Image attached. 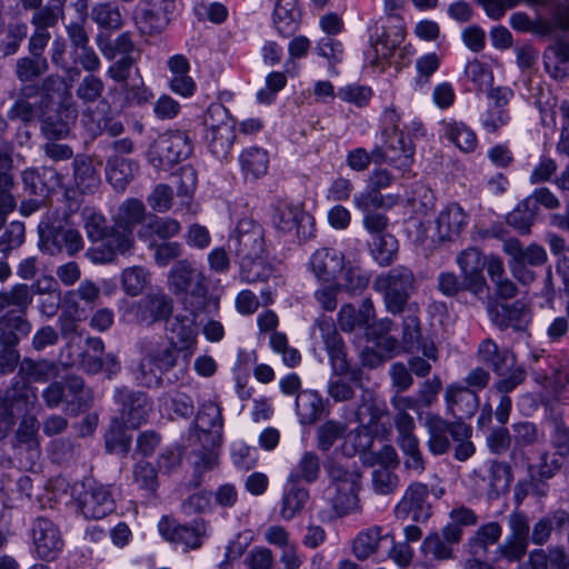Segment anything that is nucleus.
<instances>
[{"label":"nucleus","mask_w":569,"mask_h":569,"mask_svg":"<svg viewBox=\"0 0 569 569\" xmlns=\"http://www.w3.org/2000/svg\"><path fill=\"white\" fill-rule=\"evenodd\" d=\"M114 499L108 486H89L79 498V508L87 519H102L114 510Z\"/></svg>","instance_id":"20"},{"label":"nucleus","mask_w":569,"mask_h":569,"mask_svg":"<svg viewBox=\"0 0 569 569\" xmlns=\"http://www.w3.org/2000/svg\"><path fill=\"white\" fill-rule=\"evenodd\" d=\"M134 243L133 231L126 228H117L116 226L108 230L107 236L102 240L101 246L112 251L114 257L117 253L124 254L129 252Z\"/></svg>","instance_id":"57"},{"label":"nucleus","mask_w":569,"mask_h":569,"mask_svg":"<svg viewBox=\"0 0 569 569\" xmlns=\"http://www.w3.org/2000/svg\"><path fill=\"white\" fill-rule=\"evenodd\" d=\"M319 338L325 343L329 355L332 372L348 375L351 370L345 351V343L337 331L333 320L326 316L316 319L312 328V337Z\"/></svg>","instance_id":"10"},{"label":"nucleus","mask_w":569,"mask_h":569,"mask_svg":"<svg viewBox=\"0 0 569 569\" xmlns=\"http://www.w3.org/2000/svg\"><path fill=\"white\" fill-rule=\"evenodd\" d=\"M73 178L82 193H93L100 186V176L93 160L87 156H77L73 160Z\"/></svg>","instance_id":"39"},{"label":"nucleus","mask_w":569,"mask_h":569,"mask_svg":"<svg viewBox=\"0 0 569 569\" xmlns=\"http://www.w3.org/2000/svg\"><path fill=\"white\" fill-rule=\"evenodd\" d=\"M502 535V526L498 521L481 525L468 539L466 547L470 556H487L490 546L496 545Z\"/></svg>","instance_id":"33"},{"label":"nucleus","mask_w":569,"mask_h":569,"mask_svg":"<svg viewBox=\"0 0 569 569\" xmlns=\"http://www.w3.org/2000/svg\"><path fill=\"white\" fill-rule=\"evenodd\" d=\"M137 349L140 353L134 371L137 382L147 388L161 386L162 375L177 366L178 348L163 341L160 336H150L140 338Z\"/></svg>","instance_id":"1"},{"label":"nucleus","mask_w":569,"mask_h":569,"mask_svg":"<svg viewBox=\"0 0 569 569\" xmlns=\"http://www.w3.org/2000/svg\"><path fill=\"white\" fill-rule=\"evenodd\" d=\"M383 415L385 410L378 406L375 393L365 389L355 411L356 420L362 426L370 427L377 423Z\"/></svg>","instance_id":"55"},{"label":"nucleus","mask_w":569,"mask_h":569,"mask_svg":"<svg viewBox=\"0 0 569 569\" xmlns=\"http://www.w3.org/2000/svg\"><path fill=\"white\" fill-rule=\"evenodd\" d=\"M32 543L38 558L52 561L62 551L64 540L59 527L46 517L34 519L31 528Z\"/></svg>","instance_id":"13"},{"label":"nucleus","mask_w":569,"mask_h":569,"mask_svg":"<svg viewBox=\"0 0 569 569\" xmlns=\"http://www.w3.org/2000/svg\"><path fill=\"white\" fill-rule=\"evenodd\" d=\"M429 488L422 482H412L406 489L402 498L395 507L397 519H411L415 522H427L432 515L431 503L428 501Z\"/></svg>","instance_id":"12"},{"label":"nucleus","mask_w":569,"mask_h":569,"mask_svg":"<svg viewBox=\"0 0 569 569\" xmlns=\"http://www.w3.org/2000/svg\"><path fill=\"white\" fill-rule=\"evenodd\" d=\"M180 231L181 224L177 219L148 214L147 220L141 224L137 234L140 240L153 247L158 240L166 241L179 234Z\"/></svg>","instance_id":"27"},{"label":"nucleus","mask_w":569,"mask_h":569,"mask_svg":"<svg viewBox=\"0 0 569 569\" xmlns=\"http://www.w3.org/2000/svg\"><path fill=\"white\" fill-rule=\"evenodd\" d=\"M359 490L360 487L326 489L325 495H327L335 515L342 518L362 510Z\"/></svg>","instance_id":"35"},{"label":"nucleus","mask_w":569,"mask_h":569,"mask_svg":"<svg viewBox=\"0 0 569 569\" xmlns=\"http://www.w3.org/2000/svg\"><path fill=\"white\" fill-rule=\"evenodd\" d=\"M397 443L406 457L403 462L406 469L421 475L426 469V462L415 430L397 431Z\"/></svg>","instance_id":"37"},{"label":"nucleus","mask_w":569,"mask_h":569,"mask_svg":"<svg viewBox=\"0 0 569 569\" xmlns=\"http://www.w3.org/2000/svg\"><path fill=\"white\" fill-rule=\"evenodd\" d=\"M515 432L516 446L510 451V459L515 465H518L523 459V452L518 445H532L538 440V432L536 426L531 422H518L512 426Z\"/></svg>","instance_id":"63"},{"label":"nucleus","mask_w":569,"mask_h":569,"mask_svg":"<svg viewBox=\"0 0 569 569\" xmlns=\"http://www.w3.org/2000/svg\"><path fill=\"white\" fill-rule=\"evenodd\" d=\"M369 428L360 425L345 435L340 448L343 456L353 457L358 452H365L370 449L373 439Z\"/></svg>","instance_id":"54"},{"label":"nucleus","mask_w":569,"mask_h":569,"mask_svg":"<svg viewBox=\"0 0 569 569\" xmlns=\"http://www.w3.org/2000/svg\"><path fill=\"white\" fill-rule=\"evenodd\" d=\"M239 161L246 176L259 178L266 174L268 170L269 157L266 150L250 147L241 152Z\"/></svg>","instance_id":"53"},{"label":"nucleus","mask_w":569,"mask_h":569,"mask_svg":"<svg viewBox=\"0 0 569 569\" xmlns=\"http://www.w3.org/2000/svg\"><path fill=\"white\" fill-rule=\"evenodd\" d=\"M443 398L448 413L458 418V421L472 417L479 407V397L476 391L460 382L448 385Z\"/></svg>","instance_id":"23"},{"label":"nucleus","mask_w":569,"mask_h":569,"mask_svg":"<svg viewBox=\"0 0 569 569\" xmlns=\"http://www.w3.org/2000/svg\"><path fill=\"white\" fill-rule=\"evenodd\" d=\"M49 68L44 57H22L17 60L16 76L22 82L31 81L43 74Z\"/></svg>","instance_id":"62"},{"label":"nucleus","mask_w":569,"mask_h":569,"mask_svg":"<svg viewBox=\"0 0 569 569\" xmlns=\"http://www.w3.org/2000/svg\"><path fill=\"white\" fill-rule=\"evenodd\" d=\"M341 281V290L350 295L361 293L369 284L370 274L367 270L361 268L359 264L350 261L345 262L342 271L339 273Z\"/></svg>","instance_id":"49"},{"label":"nucleus","mask_w":569,"mask_h":569,"mask_svg":"<svg viewBox=\"0 0 569 569\" xmlns=\"http://www.w3.org/2000/svg\"><path fill=\"white\" fill-rule=\"evenodd\" d=\"M396 198L383 196L380 191L367 186V189L353 198L355 207L361 212L373 211L372 209L390 208Z\"/></svg>","instance_id":"60"},{"label":"nucleus","mask_w":569,"mask_h":569,"mask_svg":"<svg viewBox=\"0 0 569 569\" xmlns=\"http://www.w3.org/2000/svg\"><path fill=\"white\" fill-rule=\"evenodd\" d=\"M461 421H449L438 413L429 412L423 420L427 430V448L433 456L446 455L450 448V438L453 439L455 430H458Z\"/></svg>","instance_id":"17"},{"label":"nucleus","mask_w":569,"mask_h":569,"mask_svg":"<svg viewBox=\"0 0 569 569\" xmlns=\"http://www.w3.org/2000/svg\"><path fill=\"white\" fill-rule=\"evenodd\" d=\"M172 312V300L166 293L159 291L149 293L138 302L128 307L126 315L141 325H152L156 321L168 318Z\"/></svg>","instance_id":"15"},{"label":"nucleus","mask_w":569,"mask_h":569,"mask_svg":"<svg viewBox=\"0 0 569 569\" xmlns=\"http://www.w3.org/2000/svg\"><path fill=\"white\" fill-rule=\"evenodd\" d=\"M320 458L313 451H306L298 460L295 468L290 471L287 482L299 483H313L320 476Z\"/></svg>","instance_id":"46"},{"label":"nucleus","mask_w":569,"mask_h":569,"mask_svg":"<svg viewBox=\"0 0 569 569\" xmlns=\"http://www.w3.org/2000/svg\"><path fill=\"white\" fill-rule=\"evenodd\" d=\"M160 535L169 542L180 545L184 549H198L208 536V525L197 519L190 525H180L170 517H162L158 523Z\"/></svg>","instance_id":"11"},{"label":"nucleus","mask_w":569,"mask_h":569,"mask_svg":"<svg viewBox=\"0 0 569 569\" xmlns=\"http://www.w3.org/2000/svg\"><path fill=\"white\" fill-rule=\"evenodd\" d=\"M398 241L391 234L373 237L371 253L380 266L391 264L397 257Z\"/></svg>","instance_id":"61"},{"label":"nucleus","mask_w":569,"mask_h":569,"mask_svg":"<svg viewBox=\"0 0 569 569\" xmlns=\"http://www.w3.org/2000/svg\"><path fill=\"white\" fill-rule=\"evenodd\" d=\"M462 540V530L456 526H443L440 531L427 535L421 545V552L436 561L453 559L455 547Z\"/></svg>","instance_id":"16"},{"label":"nucleus","mask_w":569,"mask_h":569,"mask_svg":"<svg viewBox=\"0 0 569 569\" xmlns=\"http://www.w3.org/2000/svg\"><path fill=\"white\" fill-rule=\"evenodd\" d=\"M478 358L492 367L496 375H505L508 367L515 365L516 357L508 349H500L491 339H485L478 347Z\"/></svg>","instance_id":"34"},{"label":"nucleus","mask_w":569,"mask_h":569,"mask_svg":"<svg viewBox=\"0 0 569 569\" xmlns=\"http://www.w3.org/2000/svg\"><path fill=\"white\" fill-rule=\"evenodd\" d=\"M506 251L513 260L529 266H541L547 260L546 250L538 244H530L527 248H522L517 241L509 242L506 247Z\"/></svg>","instance_id":"58"},{"label":"nucleus","mask_w":569,"mask_h":569,"mask_svg":"<svg viewBox=\"0 0 569 569\" xmlns=\"http://www.w3.org/2000/svg\"><path fill=\"white\" fill-rule=\"evenodd\" d=\"M41 397L48 408H57L64 400L76 405L79 410L88 409L92 403V392L86 387L81 377L70 376L66 383L52 381L41 392Z\"/></svg>","instance_id":"7"},{"label":"nucleus","mask_w":569,"mask_h":569,"mask_svg":"<svg viewBox=\"0 0 569 569\" xmlns=\"http://www.w3.org/2000/svg\"><path fill=\"white\" fill-rule=\"evenodd\" d=\"M170 290L179 296L186 295V303L194 310H202L207 300V280L204 274L187 260H179L168 277Z\"/></svg>","instance_id":"4"},{"label":"nucleus","mask_w":569,"mask_h":569,"mask_svg":"<svg viewBox=\"0 0 569 569\" xmlns=\"http://www.w3.org/2000/svg\"><path fill=\"white\" fill-rule=\"evenodd\" d=\"M207 137L211 152L217 158L227 157L236 138L232 124H222L217 129H209Z\"/></svg>","instance_id":"56"},{"label":"nucleus","mask_w":569,"mask_h":569,"mask_svg":"<svg viewBox=\"0 0 569 569\" xmlns=\"http://www.w3.org/2000/svg\"><path fill=\"white\" fill-rule=\"evenodd\" d=\"M127 423L114 419L106 432V447L110 452L127 455L131 446V437L126 433Z\"/></svg>","instance_id":"59"},{"label":"nucleus","mask_w":569,"mask_h":569,"mask_svg":"<svg viewBox=\"0 0 569 569\" xmlns=\"http://www.w3.org/2000/svg\"><path fill=\"white\" fill-rule=\"evenodd\" d=\"M536 214L535 208L525 199L507 216V222L520 233H528Z\"/></svg>","instance_id":"64"},{"label":"nucleus","mask_w":569,"mask_h":569,"mask_svg":"<svg viewBox=\"0 0 569 569\" xmlns=\"http://www.w3.org/2000/svg\"><path fill=\"white\" fill-rule=\"evenodd\" d=\"M136 170L137 167L131 160L114 156L107 162V179L116 190H123L133 178Z\"/></svg>","instance_id":"50"},{"label":"nucleus","mask_w":569,"mask_h":569,"mask_svg":"<svg viewBox=\"0 0 569 569\" xmlns=\"http://www.w3.org/2000/svg\"><path fill=\"white\" fill-rule=\"evenodd\" d=\"M146 7L136 16V23L141 33L153 34L161 32L168 21V13L172 7V0H144Z\"/></svg>","instance_id":"24"},{"label":"nucleus","mask_w":569,"mask_h":569,"mask_svg":"<svg viewBox=\"0 0 569 569\" xmlns=\"http://www.w3.org/2000/svg\"><path fill=\"white\" fill-rule=\"evenodd\" d=\"M329 485L326 489L361 487V472L356 463L332 461L326 465Z\"/></svg>","instance_id":"36"},{"label":"nucleus","mask_w":569,"mask_h":569,"mask_svg":"<svg viewBox=\"0 0 569 569\" xmlns=\"http://www.w3.org/2000/svg\"><path fill=\"white\" fill-rule=\"evenodd\" d=\"M491 321L501 330L512 328L525 330L531 320L530 309L520 300L510 305L492 306L489 308Z\"/></svg>","instance_id":"26"},{"label":"nucleus","mask_w":569,"mask_h":569,"mask_svg":"<svg viewBox=\"0 0 569 569\" xmlns=\"http://www.w3.org/2000/svg\"><path fill=\"white\" fill-rule=\"evenodd\" d=\"M39 249L50 256L66 251L74 256L82 250L83 240L80 232L70 227L67 220L59 219L57 212H48L38 224Z\"/></svg>","instance_id":"3"},{"label":"nucleus","mask_w":569,"mask_h":569,"mask_svg":"<svg viewBox=\"0 0 569 569\" xmlns=\"http://www.w3.org/2000/svg\"><path fill=\"white\" fill-rule=\"evenodd\" d=\"M30 288L26 283H17L9 290L0 291V311L8 310L14 313H27L32 303Z\"/></svg>","instance_id":"44"},{"label":"nucleus","mask_w":569,"mask_h":569,"mask_svg":"<svg viewBox=\"0 0 569 569\" xmlns=\"http://www.w3.org/2000/svg\"><path fill=\"white\" fill-rule=\"evenodd\" d=\"M372 288L382 295L387 311L399 315L403 312L416 290V277L408 267L398 266L378 274L373 280Z\"/></svg>","instance_id":"2"},{"label":"nucleus","mask_w":569,"mask_h":569,"mask_svg":"<svg viewBox=\"0 0 569 569\" xmlns=\"http://www.w3.org/2000/svg\"><path fill=\"white\" fill-rule=\"evenodd\" d=\"M266 259L267 254L263 258L240 261V280L246 283L272 282L274 287L282 283L281 276Z\"/></svg>","instance_id":"29"},{"label":"nucleus","mask_w":569,"mask_h":569,"mask_svg":"<svg viewBox=\"0 0 569 569\" xmlns=\"http://www.w3.org/2000/svg\"><path fill=\"white\" fill-rule=\"evenodd\" d=\"M91 19L98 27L116 31L122 28L123 17L118 4L112 2L97 3L91 10Z\"/></svg>","instance_id":"52"},{"label":"nucleus","mask_w":569,"mask_h":569,"mask_svg":"<svg viewBox=\"0 0 569 569\" xmlns=\"http://www.w3.org/2000/svg\"><path fill=\"white\" fill-rule=\"evenodd\" d=\"M488 485L487 496L495 500L509 492L513 480L512 470L505 461L490 460L487 467V476L482 478Z\"/></svg>","instance_id":"30"},{"label":"nucleus","mask_w":569,"mask_h":569,"mask_svg":"<svg viewBox=\"0 0 569 569\" xmlns=\"http://www.w3.org/2000/svg\"><path fill=\"white\" fill-rule=\"evenodd\" d=\"M543 63L547 72L555 79L569 76V44L558 41L548 47L543 53Z\"/></svg>","instance_id":"43"},{"label":"nucleus","mask_w":569,"mask_h":569,"mask_svg":"<svg viewBox=\"0 0 569 569\" xmlns=\"http://www.w3.org/2000/svg\"><path fill=\"white\" fill-rule=\"evenodd\" d=\"M176 177L177 196L180 198L179 210L194 216L197 210L192 206V200L198 183V173L192 166H183Z\"/></svg>","instance_id":"38"},{"label":"nucleus","mask_w":569,"mask_h":569,"mask_svg":"<svg viewBox=\"0 0 569 569\" xmlns=\"http://www.w3.org/2000/svg\"><path fill=\"white\" fill-rule=\"evenodd\" d=\"M148 213L144 203L136 198H130L123 201L114 217V224L117 228H126L133 231L138 224L144 223Z\"/></svg>","instance_id":"45"},{"label":"nucleus","mask_w":569,"mask_h":569,"mask_svg":"<svg viewBox=\"0 0 569 569\" xmlns=\"http://www.w3.org/2000/svg\"><path fill=\"white\" fill-rule=\"evenodd\" d=\"M191 152L192 142L189 136L180 130H170L158 136L150 144L147 159L152 167L168 170L188 158Z\"/></svg>","instance_id":"5"},{"label":"nucleus","mask_w":569,"mask_h":569,"mask_svg":"<svg viewBox=\"0 0 569 569\" xmlns=\"http://www.w3.org/2000/svg\"><path fill=\"white\" fill-rule=\"evenodd\" d=\"M508 529L509 532L503 542L497 547L495 561L518 562L528 551L529 518L523 512L512 511L508 516Z\"/></svg>","instance_id":"8"},{"label":"nucleus","mask_w":569,"mask_h":569,"mask_svg":"<svg viewBox=\"0 0 569 569\" xmlns=\"http://www.w3.org/2000/svg\"><path fill=\"white\" fill-rule=\"evenodd\" d=\"M309 498L307 488L296 482H287L280 502V517L286 521L292 520L302 512Z\"/></svg>","instance_id":"32"},{"label":"nucleus","mask_w":569,"mask_h":569,"mask_svg":"<svg viewBox=\"0 0 569 569\" xmlns=\"http://www.w3.org/2000/svg\"><path fill=\"white\" fill-rule=\"evenodd\" d=\"M322 409V399L316 391L305 390L297 395L296 411L301 423H313L320 417Z\"/></svg>","instance_id":"51"},{"label":"nucleus","mask_w":569,"mask_h":569,"mask_svg":"<svg viewBox=\"0 0 569 569\" xmlns=\"http://www.w3.org/2000/svg\"><path fill=\"white\" fill-rule=\"evenodd\" d=\"M273 223L279 231L284 233L295 231L301 239L312 236L313 218L299 203L280 206L273 216Z\"/></svg>","instance_id":"19"},{"label":"nucleus","mask_w":569,"mask_h":569,"mask_svg":"<svg viewBox=\"0 0 569 569\" xmlns=\"http://www.w3.org/2000/svg\"><path fill=\"white\" fill-rule=\"evenodd\" d=\"M441 126L445 137L458 149L466 153L475 151L478 144L477 136L465 122L451 119L442 121Z\"/></svg>","instance_id":"42"},{"label":"nucleus","mask_w":569,"mask_h":569,"mask_svg":"<svg viewBox=\"0 0 569 569\" xmlns=\"http://www.w3.org/2000/svg\"><path fill=\"white\" fill-rule=\"evenodd\" d=\"M114 399L121 405V420L130 428H138L147 421L151 411V402L147 395L127 387L117 388Z\"/></svg>","instance_id":"18"},{"label":"nucleus","mask_w":569,"mask_h":569,"mask_svg":"<svg viewBox=\"0 0 569 569\" xmlns=\"http://www.w3.org/2000/svg\"><path fill=\"white\" fill-rule=\"evenodd\" d=\"M200 310L190 308L189 315H177L169 323L170 345L178 351H189L191 355L197 345L198 328L196 316Z\"/></svg>","instance_id":"25"},{"label":"nucleus","mask_w":569,"mask_h":569,"mask_svg":"<svg viewBox=\"0 0 569 569\" xmlns=\"http://www.w3.org/2000/svg\"><path fill=\"white\" fill-rule=\"evenodd\" d=\"M20 372L29 380L36 382H47L56 379L59 373L58 363L48 359L33 360L24 358L20 366Z\"/></svg>","instance_id":"48"},{"label":"nucleus","mask_w":569,"mask_h":569,"mask_svg":"<svg viewBox=\"0 0 569 569\" xmlns=\"http://www.w3.org/2000/svg\"><path fill=\"white\" fill-rule=\"evenodd\" d=\"M345 254L333 248H319L309 259V268L319 282L338 281L345 267Z\"/></svg>","instance_id":"22"},{"label":"nucleus","mask_w":569,"mask_h":569,"mask_svg":"<svg viewBox=\"0 0 569 569\" xmlns=\"http://www.w3.org/2000/svg\"><path fill=\"white\" fill-rule=\"evenodd\" d=\"M228 244L240 261L263 258L267 253L264 230L250 218L239 220Z\"/></svg>","instance_id":"6"},{"label":"nucleus","mask_w":569,"mask_h":569,"mask_svg":"<svg viewBox=\"0 0 569 569\" xmlns=\"http://www.w3.org/2000/svg\"><path fill=\"white\" fill-rule=\"evenodd\" d=\"M300 10L296 0H277L273 10V23L283 37L291 36L298 28Z\"/></svg>","instance_id":"41"},{"label":"nucleus","mask_w":569,"mask_h":569,"mask_svg":"<svg viewBox=\"0 0 569 569\" xmlns=\"http://www.w3.org/2000/svg\"><path fill=\"white\" fill-rule=\"evenodd\" d=\"M388 537V533L382 535V528L379 526H372L360 531L353 539V555L359 560L368 559L377 551L380 541Z\"/></svg>","instance_id":"47"},{"label":"nucleus","mask_w":569,"mask_h":569,"mask_svg":"<svg viewBox=\"0 0 569 569\" xmlns=\"http://www.w3.org/2000/svg\"><path fill=\"white\" fill-rule=\"evenodd\" d=\"M468 224V214L458 203L445 207L436 219L437 234L440 240H455Z\"/></svg>","instance_id":"28"},{"label":"nucleus","mask_w":569,"mask_h":569,"mask_svg":"<svg viewBox=\"0 0 569 569\" xmlns=\"http://www.w3.org/2000/svg\"><path fill=\"white\" fill-rule=\"evenodd\" d=\"M390 403L395 410L392 421L396 431L415 430L416 422L408 410L419 411L421 409L417 398L397 392L391 397Z\"/></svg>","instance_id":"40"},{"label":"nucleus","mask_w":569,"mask_h":569,"mask_svg":"<svg viewBox=\"0 0 569 569\" xmlns=\"http://www.w3.org/2000/svg\"><path fill=\"white\" fill-rule=\"evenodd\" d=\"M456 262L465 278L466 290L479 295L486 287L482 270L486 266L485 257L476 247H469L458 253Z\"/></svg>","instance_id":"21"},{"label":"nucleus","mask_w":569,"mask_h":569,"mask_svg":"<svg viewBox=\"0 0 569 569\" xmlns=\"http://www.w3.org/2000/svg\"><path fill=\"white\" fill-rule=\"evenodd\" d=\"M383 146H376L372 150L373 162H387L403 172L408 171L413 162V147L407 142L402 131L393 126L383 131Z\"/></svg>","instance_id":"9"},{"label":"nucleus","mask_w":569,"mask_h":569,"mask_svg":"<svg viewBox=\"0 0 569 569\" xmlns=\"http://www.w3.org/2000/svg\"><path fill=\"white\" fill-rule=\"evenodd\" d=\"M31 328L26 313L7 311L0 317V345L4 347L17 346L21 338L31 332Z\"/></svg>","instance_id":"31"},{"label":"nucleus","mask_w":569,"mask_h":569,"mask_svg":"<svg viewBox=\"0 0 569 569\" xmlns=\"http://www.w3.org/2000/svg\"><path fill=\"white\" fill-rule=\"evenodd\" d=\"M198 440L204 448H219L223 440L221 408L213 401L201 405L196 417Z\"/></svg>","instance_id":"14"}]
</instances>
